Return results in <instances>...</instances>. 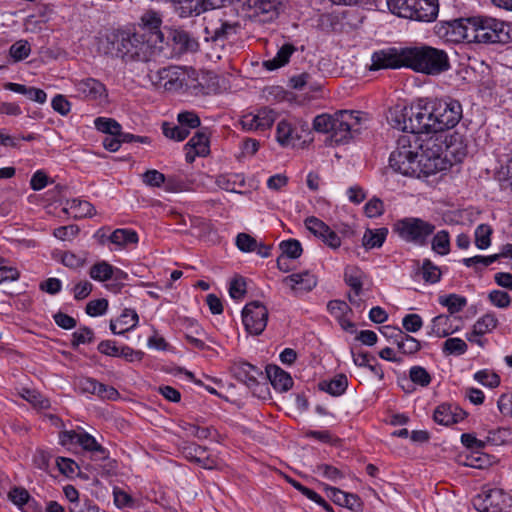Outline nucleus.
<instances>
[{"label":"nucleus","instance_id":"obj_1","mask_svg":"<svg viewBox=\"0 0 512 512\" xmlns=\"http://www.w3.org/2000/svg\"><path fill=\"white\" fill-rule=\"evenodd\" d=\"M159 37V35L152 34L148 38L143 31L138 29L118 31L107 37L112 48H108L105 53L124 60L147 61L155 52L162 51V46L157 45Z\"/></svg>","mask_w":512,"mask_h":512},{"label":"nucleus","instance_id":"obj_2","mask_svg":"<svg viewBox=\"0 0 512 512\" xmlns=\"http://www.w3.org/2000/svg\"><path fill=\"white\" fill-rule=\"evenodd\" d=\"M406 67L427 75H438L450 68L447 53L444 50L423 45L402 49Z\"/></svg>","mask_w":512,"mask_h":512},{"label":"nucleus","instance_id":"obj_3","mask_svg":"<svg viewBox=\"0 0 512 512\" xmlns=\"http://www.w3.org/2000/svg\"><path fill=\"white\" fill-rule=\"evenodd\" d=\"M416 142H412L418 157L422 161L426 175H432L446 169L444 150L446 135L441 132H428L415 135Z\"/></svg>","mask_w":512,"mask_h":512},{"label":"nucleus","instance_id":"obj_4","mask_svg":"<svg viewBox=\"0 0 512 512\" xmlns=\"http://www.w3.org/2000/svg\"><path fill=\"white\" fill-rule=\"evenodd\" d=\"M472 42L494 44L507 43L510 39V26L492 17H473Z\"/></svg>","mask_w":512,"mask_h":512},{"label":"nucleus","instance_id":"obj_5","mask_svg":"<svg viewBox=\"0 0 512 512\" xmlns=\"http://www.w3.org/2000/svg\"><path fill=\"white\" fill-rule=\"evenodd\" d=\"M393 231L405 242L425 246L435 231V225L418 217H406L393 224Z\"/></svg>","mask_w":512,"mask_h":512},{"label":"nucleus","instance_id":"obj_6","mask_svg":"<svg viewBox=\"0 0 512 512\" xmlns=\"http://www.w3.org/2000/svg\"><path fill=\"white\" fill-rule=\"evenodd\" d=\"M333 127L326 142L333 145L347 143L352 138L353 132L358 131L360 125L359 112L340 110L333 114Z\"/></svg>","mask_w":512,"mask_h":512},{"label":"nucleus","instance_id":"obj_7","mask_svg":"<svg viewBox=\"0 0 512 512\" xmlns=\"http://www.w3.org/2000/svg\"><path fill=\"white\" fill-rule=\"evenodd\" d=\"M436 132L455 127L462 118V106L459 101L451 98L436 100L433 104Z\"/></svg>","mask_w":512,"mask_h":512},{"label":"nucleus","instance_id":"obj_8","mask_svg":"<svg viewBox=\"0 0 512 512\" xmlns=\"http://www.w3.org/2000/svg\"><path fill=\"white\" fill-rule=\"evenodd\" d=\"M473 505L480 512H512V497L501 489H488L474 497Z\"/></svg>","mask_w":512,"mask_h":512},{"label":"nucleus","instance_id":"obj_9","mask_svg":"<svg viewBox=\"0 0 512 512\" xmlns=\"http://www.w3.org/2000/svg\"><path fill=\"white\" fill-rule=\"evenodd\" d=\"M410 119L408 128L410 131L407 134L421 135L428 132H436L433 125L434 112L433 105L429 107L426 103L420 100L416 105L409 107Z\"/></svg>","mask_w":512,"mask_h":512},{"label":"nucleus","instance_id":"obj_10","mask_svg":"<svg viewBox=\"0 0 512 512\" xmlns=\"http://www.w3.org/2000/svg\"><path fill=\"white\" fill-rule=\"evenodd\" d=\"M60 444L68 446L70 444H79L84 450L93 454L95 459L104 460L108 458V452L101 446L96 439L88 433H77L74 430L63 431L59 435Z\"/></svg>","mask_w":512,"mask_h":512},{"label":"nucleus","instance_id":"obj_11","mask_svg":"<svg viewBox=\"0 0 512 512\" xmlns=\"http://www.w3.org/2000/svg\"><path fill=\"white\" fill-rule=\"evenodd\" d=\"M242 320L250 334L260 335L267 325L268 310L259 301L250 302L242 311Z\"/></svg>","mask_w":512,"mask_h":512},{"label":"nucleus","instance_id":"obj_12","mask_svg":"<svg viewBox=\"0 0 512 512\" xmlns=\"http://www.w3.org/2000/svg\"><path fill=\"white\" fill-rule=\"evenodd\" d=\"M416 141L415 134H402L398 137L397 148L391 153L389 158L392 169L412 159V157L419 156L412 143Z\"/></svg>","mask_w":512,"mask_h":512},{"label":"nucleus","instance_id":"obj_13","mask_svg":"<svg viewBox=\"0 0 512 512\" xmlns=\"http://www.w3.org/2000/svg\"><path fill=\"white\" fill-rule=\"evenodd\" d=\"M80 393L97 395L104 400H116L119 398V392L112 386L98 382L89 377H80L75 383Z\"/></svg>","mask_w":512,"mask_h":512},{"label":"nucleus","instance_id":"obj_14","mask_svg":"<svg viewBox=\"0 0 512 512\" xmlns=\"http://www.w3.org/2000/svg\"><path fill=\"white\" fill-rule=\"evenodd\" d=\"M275 113L268 108L258 110L256 114L248 113L242 116L240 124L246 131L269 129L275 121Z\"/></svg>","mask_w":512,"mask_h":512},{"label":"nucleus","instance_id":"obj_15","mask_svg":"<svg viewBox=\"0 0 512 512\" xmlns=\"http://www.w3.org/2000/svg\"><path fill=\"white\" fill-rule=\"evenodd\" d=\"M152 83L165 90H178L183 83L180 80L179 68L175 66L164 67L149 75Z\"/></svg>","mask_w":512,"mask_h":512},{"label":"nucleus","instance_id":"obj_16","mask_svg":"<svg viewBox=\"0 0 512 512\" xmlns=\"http://www.w3.org/2000/svg\"><path fill=\"white\" fill-rule=\"evenodd\" d=\"M402 66L406 67V60L402 56V49L397 51L391 48L373 53L370 70L399 68Z\"/></svg>","mask_w":512,"mask_h":512},{"label":"nucleus","instance_id":"obj_17","mask_svg":"<svg viewBox=\"0 0 512 512\" xmlns=\"http://www.w3.org/2000/svg\"><path fill=\"white\" fill-rule=\"evenodd\" d=\"M467 413L457 405L443 403L436 407L433 418L434 421L441 425H452L462 421Z\"/></svg>","mask_w":512,"mask_h":512},{"label":"nucleus","instance_id":"obj_18","mask_svg":"<svg viewBox=\"0 0 512 512\" xmlns=\"http://www.w3.org/2000/svg\"><path fill=\"white\" fill-rule=\"evenodd\" d=\"M439 12L438 0H414L411 20L432 22Z\"/></svg>","mask_w":512,"mask_h":512},{"label":"nucleus","instance_id":"obj_19","mask_svg":"<svg viewBox=\"0 0 512 512\" xmlns=\"http://www.w3.org/2000/svg\"><path fill=\"white\" fill-rule=\"evenodd\" d=\"M75 88L80 97L89 100H101L107 97L105 86L94 78L80 80L75 84Z\"/></svg>","mask_w":512,"mask_h":512},{"label":"nucleus","instance_id":"obj_20","mask_svg":"<svg viewBox=\"0 0 512 512\" xmlns=\"http://www.w3.org/2000/svg\"><path fill=\"white\" fill-rule=\"evenodd\" d=\"M255 16H263L262 21H270L278 16L282 0H248Z\"/></svg>","mask_w":512,"mask_h":512},{"label":"nucleus","instance_id":"obj_21","mask_svg":"<svg viewBox=\"0 0 512 512\" xmlns=\"http://www.w3.org/2000/svg\"><path fill=\"white\" fill-rule=\"evenodd\" d=\"M324 489L327 493V497L330 498L335 504L354 511H357L361 508L362 503L357 495L343 492L338 488L328 485H325Z\"/></svg>","mask_w":512,"mask_h":512},{"label":"nucleus","instance_id":"obj_22","mask_svg":"<svg viewBox=\"0 0 512 512\" xmlns=\"http://www.w3.org/2000/svg\"><path fill=\"white\" fill-rule=\"evenodd\" d=\"M162 23L161 16L158 12L149 10L146 11L141 17V24L138 26L139 31H143L149 38L152 34L159 35L160 39L157 41V45L162 46L164 42V35L160 31Z\"/></svg>","mask_w":512,"mask_h":512},{"label":"nucleus","instance_id":"obj_23","mask_svg":"<svg viewBox=\"0 0 512 512\" xmlns=\"http://www.w3.org/2000/svg\"><path fill=\"white\" fill-rule=\"evenodd\" d=\"M467 154V147L462 141V137L455 133L446 136V147L444 150L445 162H460Z\"/></svg>","mask_w":512,"mask_h":512},{"label":"nucleus","instance_id":"obj_24","mask_svg":"<svg viewBox=\"0 0 512 512\" xmlns=\"http://www.w3.org/2000/svg\"><path fill=\"white\" fill-rule=\"evenodd\" d=\"M365 274L357 267H347L345 270V281L349 287L353 290V294H349V301L359 306L360 300L358 297L362 292L363 279Z\"/></svg>","mask_w":512,"mask_h":512},{"label":"nucleus","instance_id":"obj_25","mask_svg":"<svg viewBox=\"0 0 512 512\" xmlns=\"http://www.w3.org/2000/svg\"><path fill=\"white\" fill-rule=\"evenodd\" d=\"M189 151L186 153V160L192 162L196 156H205L209 152V138L206 132H197L186 144Z\"/></svg>","mask_w":512,"mask_h":512},{"label":"nucleus","instance_id":"obj_26","mask_svg":"<svg viewBox=\"0 0 512 512\" xmlns=\"http://www.w3.org/2000/svg\"><path fill=\"white\" fill-rule=\"evenodd\" d=\"M267 378L270 380L272 386L281 392L288 391L292 385L293 380L289 373L276 365H268L266 367Z\"/></svg>","mask_w":512,"mask_h":512},{"label":"nucleus","instance_id":"obj_27","mask_svg":"<svg viewBox=\"0 0 512 512\" xmlns=\"http://www.w3.org/2000/svg\"><path fill=\"white\" fill-rule=\"evenodd\" d=\"M283 283L289 286L293 291H310L316 284L317 280L314 275L309 272L296 273L283 279Z\"/></svg>","mask_w":512,"mask_h":512},{"label":"nucleus","instance_id":"obj_28","mask_svg":"<svg viewBox=\"0 0 512 512\" xmlns=\"http://www.w3.org/2000/svg\"><path fill=\"white\" fill-rule=\"evenodd\" d=\"M182 452L187 459L202 465L204 468L212 469L215 465V461L207 455L205 447L191 443L183 446Z\"/></svg>","mask_w":512,"mask_h":512},{"label":"nucleus","instance_id":"obj_29","mask_svg":"<svg viewBox=\"0 0 512 512\" xmlns=\"http://www.w3.org/2000/svg\"><path fill=\"white\" fill-rule=\"evenodd\" d=\"M409 110V107L402 106V105H396L393 108L389 109L387 114V121L388 123L398 130H401L404 133H408L410 129L409 126V119H410V112H407Z\"/></svg>","mask_w":512,"mask_h":512},{"label":"nucleus","instance_id":"obj_30","mask_svg":"<svg viewBox=\"0 0 512 512\" xmlns=\"http://www.w3.org/2000/svg\"><path fill=\"white\" fill-rule=\"evenodd\" d=\"M169 37L179 51H196L199 47L196 39L183 29H170Z\"/></svg>","mask_w":512,"mask_h":512},{"label":"nucleus","instance_id":"obj_31","mask_svg":"<svg viewBox=\"0 0 512 512\" xmlns=\"http://www.w3.org/2000/svg\"><path fill=\"white\" fill-rule=\"evenodd\" d=\"M11 501L21 507L23 512H41V507L30 498L25 489L15 488L9 493Z\"/></svg>","mask_w":512,"mask_h":512},{"label":"nucleus","instance_id":"obj_32","mask_svg":"<svg viewBox=\"0 0 512 512\" xmlns=\"http://www.w3.org/2000/svg\"><path fill=\"white\" fill-rule=\"evenodd\" d=\"M295 51L296 47L293 44L286 43L280 47L272 59L264 61L263 66L270 71L283 67L289 62L291 55Z\"/></svg>","mask_w":512,"mask_h":512},{"label":"nucleus","instance_id":"obj_33","mask_svg":"<svg viewBox=\"0 0 512 512\" xmlns=\"http://www.w3.org/2000/svg\"><path fill=\"white\" fill-rule=\"evenodd\" d=\"M4 87H5V89L13 91L15 93L23 94L28 99L35 101L39 104L45 103L46 99H47V94L45 93V91H43L42 89H39V88L27 87L22 84L11 83V82L6 83L4 85Z\"/></svg>","mask_w":512,"mask_h":512},{"label":"nucleus","instance_id":"obj_34","mask_svg":"<svg viewBox=\"0 0 512 512\" xmlns=\"http://www.w3.org/2000/svg\"><path fill=\"white\" fill-rule=\"evenodd\" d=\"M452 34L455 36V41L464 40L472 42L473 37V17L466 19H456L451 24Z\"/></svg>","mask_w":512,"mask_h":512},{"label":"nucleus","instance_id":"obj_35","mask_svg":"<svg viewBox=\"0 0 512 512\" xmlns=\"http://www.w3.org/2000/svg\"><path fill=\"white\" fill-rule=\"evenodd\" d=\"M174 5L181 17L199 15L205 11L203 0H175Z\"/></svg>","mask_w":512,"mask_h":512},{"label":"nucleus","instance_id":"obj_36","mask_svg":"<svg viewBox=\"0 0 512 512\" xmlns=\"http://www.w3.org/2000/svg\"><path fill=\"white\" fill-rule=\"evenodd\" d=\"M394 171L401 173L404 176L420 178L427 176L424 166L419 157H412V159L404 162L400 166L393 168Z\"/></svg>","mask_w":512,"mask_h":512},{"label":"nucleus","instance_id":"obj_37","mask_svg":"<svg viewBox=\"0 0 512 512\" xmlns=\"http://www.w3.org/2000/svg\"><path fill=\"white\" fill-rule=\"evenodd\" d=\"M235 374L248 387H253L257 384V377L261 375V371L249 363H243L236 368Z\"/></svg>","mask_w":512,"mask_h":512},{"label":"nucleus","instance_id":"obj_38","mask_svg":"<svg viewBox=\"0 0 512 512\" xmlns=\"http://www.w3.org/2000/svg\"><path fill=\"white\" fill-rule=\"evenodd\" d=\"M109 242L119 247H125L129 244L138 242V235L131 229H116L108 236Z\"/></svg>","mask_w":512,"mask_h":512},{"label":"nucleus","instance_id":"obj_39","mask_svg":"<svg viewBox=\"0 0 512 512\" xmlns=\"http://www.w3.org/2000/svg\"><path fill=\"white\" fill-rule=\"evenodd\" d=\"M66 205L65 210H70L75 218L92 217L96 213L94 206L88 201L73 199L67 201Z\"/></svg>","mask_w":512,"mask_h":512},{"label":"nucleus","instance_id":"obj_40","mask_svg":"<svg viewBox=\"0 0 512 512\" xmlns=\"http://www.w3.org/2000/svg\"><path fill=\"white\" fill-rule=\"evenodd\" d=\"M388 230L386 228L367 229L362 238V244L366 249L379 248L383 245Z\"/></svg>","mask_w":512,"mask_h":512},{"label":"nucleus","instance_id":"obj_41","mask_svg":"<svg viewBox=\"0 0 512 512\" xmlns=\"http://www.w3.org/2000/svg\"><path fill=\"white\" fill-rule=\"evenodd\" d=\"M320 388L333 396L342 395L348 386V380L345 375H338L334 379L329 382H321L319 384Z\"/></svg>","mask_w":512,"mask_h":512},{"label":"nucleus","instance_id":"obj_42","mask_svg":"<svg viewBox=\"0 0 512 512\" xmlns=\"http://www.w3.org/2000/svg\"><path fill=\"white\" fill-rule=\"evenodd\" d=\"M114 273V267L106 261L95 263L89 271V275L93 280L104 282L110 280Z\"/></svg>","mask_w":512,"mask_h":512},{"label":"nucleus","instance_id":"obj_43","mask_svg":"<svg viewBox=\"0 0 512 512\" xmlns=\"http://www.w3.org/2000/svg\"><path fill=\"white\" fill-rule=\"evenodd\" d=\"M276 138L282 146H288L294 144V140L300 138V136L294 135V129L290 123L282 120L277 125Z\"/></svg>","mask_w":512,"mask_h":512},{"label":"nucleus","instance_id":"obj_44","mask_svg":"<svg viewBox=\"0 0 512 512\" xmlns=\"http://www.w3.org/2000/svg\"><path fill=\"white\" fill-rule=\"evenodd\" d=\"M414 0H387L389 10L403 18L410 19L412 15Z\"/></svg>","mask_w":512,"mask_h":512},{"label":"nucleus","instance_id":"obj_45","mask_svg":"<svg viewBox=\"0 0 512 512\" xmlns=\"http://www.w3.org/2000/svg\"><path fill=\"white\" fill-rule=\"evenodd\" d=\"M497 318L493 314H486L476 321L473 326V335L482 336L496 328Z\"/></svg>","mask_w":512,"mask_h":512},{"label":"nucleus","instance_id":"obj_46","mask_svg":"<svg viewBox=\"0 0 512 512\" xmlns=\"http://www.w3.org/2000/svg\"><path fill=\"white\" fill-rule=\"evenodd\" d=\"M96 129L100 132L119 137L121 125L112 118L98 117L94 120Z\"/></svg>","mask_w":512,"mask_h":512},{"label":"nucleus","instance_id":"obj_47","mask_svg":"<svg viewBox=\"0 0 512 512\" xmlns=\"http://www.w3.org/2000/svg\"><path fill=\"white\" fill-rule=\"evenodd\" d=\"M216 184L225 191L238 192L237 187L244 186V179L238 175H220L216 178Z\"/></svg>","mask_w":512,"mask_h":512},{"label":"nucleus","instance_id":"obj_48","mask_svg":"<svg viewBox=\"0 0 512 512\" xmlns=\"http://www.w3.org/2000/svg\"><path fill=\"white\" fill-rule=\"evenodd\" d=\"M138 314L135 310L125 309L122 314L117 318L119 323V335L124 334L130 329L134 328L138 323Z\"/></svg>","mask_w":512,"mask_h":512},{"label":"nucleus","instance_id":"obj_49","mask_svg":"<svg viewBox=\"0 0 512 512\" xmlns=\"http://www.w3.org/2000/svg\"><path fill=\"white\" fill-rule=\"evenodd\" d=\"M432 249L440 255H447L450 252V238L446 230L437 232L432 239Z\"/></svg>","mask_w":512,"mask_h":512},{"label":"nucleus","instance_id":"obj_50","mask_svg":"<svg viewBox=\"0 0 512 512\" xmlns=\"http://www.w3.org/2000/svg\"><path fill=\"white\" fill-rule=\"evenodd\" d=\"M284 258L297 259L301 256L303 249L301 243L296 239L282 241L279 245Z\"/></svg>","mask_w":512,"mask_h":512},{"label":"nucleus","instance_id":"obj_51","mask_svg":"<svg viewBox=\"0 0 512 512\" xmlns=\"http://www.w3.org/2000/svg\"><path fill=\"white\" fill-rule=\"evenodd\" d=\"M492 228L488 224H480L475 230V245L477 248L484 250L491 244Z\"/></svg>","mask_w":512,"mask_h":512},{"label":"nucleus","instance_id":"obj_52","mask_svg":"<svg viewBox=\"0 0 512 512\" xmlns=\"http://www.w3.org/2000/svg\"><path fill=\"white\" fill-rule=\"evenodd\" d=\"M20 396L39 409H47L50 406L49 400L36 390L22 388Z\"/></svg>","mask_w":512,"mask_h":512},{"label":"nucleus","instance_id":"obj_53","mask_svg":"<svg viewBox=\"0 0 512 512\" xmlns=\"http://www.w3.org/2000/svg\"><path fill=\"white\" fill-rule=\"evenodd\" d=\"M313 472L332 482H337L344 478V474L340 469L329 464H318L313 469Z\"/></svg>","mask_w":512,"mask_h":512},{"label":"nucleus","instance_id":"obj_54","mask_svg":"<svg viewBox=\"0 0 512 512\" xmlns=\"http://www.w3.org/2000/svg\"><path fill=\"white\" fill-rule=\"evenodd\" d=\"M421 274L425 282L434 284L440 280L441 270L429 259H425L422 264Z\"/></svg>","mask_w":512,"mask_h":512},{"label":"nucleus","instance_id":"obj_55","mask_svg":"<svg viewBox=\"0 0 512 512\" xmlns=\"http://www.w3.org/2000/svg\"><path fill=\"white\" fill-rule=\"evenodd\" d=\"M440 303L446 306L451 314L460 312L467 304V300L456 294L440 298Z\"/></svg>","mask_w":512,"mask_h":512},{"label":"nucleus","instance_id":"obj_56","mask_svg":"<svg viewBox=\"0 0 512 512\" xmlns=\"http://www.w3.org/2000/svg\"><path fill=\"white\" fill-rule=\"evenodd\" d=\"M468 349L466 342L460 338H448L443 344L446 355H462Z\"/></svg>","mask_w":512,"mask_h":512},{"label":"nucleus","instance_id":"obj_57","mask_svg":"<svg viewBox=\"0 0 512 512\" xmlns=\"http://www.w3.org/2000/svg\"><path fill=\"white\" fill-rule=\"evenodd\" d=\"M163 134L172 140L183 141L188 135L189 130L187 128L182 127L180 124L178 126L171 125L170 123L164 122L162 125Z\"/></svg>","mask_w":512,"mask_h":512},{"label":"nucleus","instance_id":"obj_58","mask_svg":"<svg viewBox=\"0 0 512 512\" xmlns=\"http://www.w3.org/2000/svg\"><path fill=\"white\" fill-rule=\"evenodd\" d=\"M474 379L480 384L490 388H496L500 384L499 375L487 369L476 372L474 374Z\"/></svg>","mask_w":512,"mask_h":512},{"label":"nucleus","instance_id":"obj_59","mask_svg":"<svg viewBox=\"0 0 512 512\" xmlns=\"http://www.w3.org/2000/svg\"><path fill=\"white\" fill-rule=\"evenodd\" d=\"M449 322V317L445 315L436 316L432 321L431 333L439 338L447 337L452 333L446 326Z\"/></svg>","mask_w":512,"mask_h":512},{"label":"nucleus","instance_id":"obj_60","mask_svg":"<svg viewBox=\"0 0 512 512\" xmlns=\"http://www.w3.org/2000/svg\"><path fill=\"white\" fill-rule=\"evenodd\" d=\"M9 51L15 61H21L29 56L31 46L27 40H19L10 47Z\"/></svg>","mask_w":512,"mask_h":512},{"label":"nucleus","instance_id":"obj_61","mask_svg":"<svg viewBox=\"0 0 512 512\" xmlns=\"http://www.w3.org/2000/svg\"><path fill=\"white\" fill-rule=\"evenodd\" d=\"M409 377L413 383L422 387L428 386L431 382L430 374L421 366H413L410 369Z\"/></svg>","mask_w":512,"mask_h":512},{"label":"nucleus","instance_id":"obj_62","mask_svg":"<svg viewBox=\"0 0 512 512\" xmlns=\"http://www.w3.org/2000/svg\"><path fill=\"white\" fill-rule=\"evenodd\" d=\"M166 177L158 170H147L142 174V181L150 187H161L165 183Z\"/></svg>","mask_w":512,"mask_h":512},{"label":"nucleus","instance_id":"obj_63","mask_svg":"<svg viewBox=\"0 0 512 512\" xmlns=\"http://www.w3.org/2000/svg\"><path fill=\"white\" fill-rule=\"evenodd\" d=\"M236 246L243 252H253L257 249L258 243L251 235L239 233L236 237Z\"/></svg>","mask_w":512,"mask_h":512},{"label":"nucleus","instance_id":"obj_64","mask_svg":"<svg viewBox=\"0 0 512 512\" xmlns=\"http://www.w3.org/2000/svg\"><path fill=\"white\" fill-rule=\"evenodd\" d=\"M93 340L94 332L88 327H82L72 334L71 345L77 347L80 344L91 343Z\"/></svg>","mask_w":512,"mask_h":512}]
</instances>
